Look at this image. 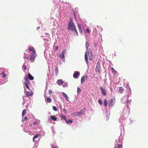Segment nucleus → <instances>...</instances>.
Instances as JSON below:
<instances>
[{
    "mask_svg": "<svg viewBox=\"0 0 148 148\" xmlns=\"http://www.w3.org/2000/svg\"><path fill=\"white\" fill-rule=\"evenodd\" d=\"M31 55L36 56V53H35V51L34 50V49L32 51V53Z\"/></svg>",
    "mask_w": 148,
    "mask_h": 148,
    "instance_id": "nucleus-27",
    "label": "nucleus"
},
{
    "mask_svg": "<svg viewBox=\"0 0 148 148\" xmlns=\"http://www.w3.org/2000/svg\"><path fill=\"white\" fill-rule=\"evenodd\" d=\"M68 86V84L66 83H65L63 85V87H67Z\"/></svg>",
    "mask_w": 148,
    "mask_h": 148,
    "instance_id": "nucleus-28",
    "label": "nucleus"
},
{
    "mask_svg": "<svg viewBox=\"0 0 148 148\" xmlns=\"http://www.w3.org/2000/svg\"><path fill=\"white\" fill-rule=\"evenodd\" d=\"M66 49H64L62 52L59 55V57L60 58H64V54L66 53Z\"/></svg>",
    "mask_w": 148,
    "mask_h": 148,
    "instance_id": "nucleus-6",
    "label": "nucleus"
},
{
    "mask_svg": "<svg viewBox=\"0 0 148 148\" xmlns=\"http://www.w3.org/2000/svg\"><path fill=\"white\" fill-rule=\"evenodd\" d=\"M67 121H68V123H67V124H69V123H71L73 122L72 121L71 119H69Z\"/></svg>",
    "mask_w": 148,
    "mask_h": 148,
    "instance_id": "nucleus-35",
    "label": "nucleus"
},
{
    "mask_svg": "<svg viewBox=\"0 0 148 148\" xmlns=\"http://www.w3.org/2000/svg\"><path fill=\"white\" fill-rule=\"evenodd\" d=\"M87 79L88 77L87 75L82 77L81 80V83L82 84L83 82H84V81L86 80Z\"/></svg>",
    "mask_w": 148,
    "mask_h": 148,
    "instance_id": "nucleus-7",
    "label": "nucleus"
},
{
    "mask_svg": "<svg viewBox=\"0 0 148 148\" xmlns=\"http://www.w3.org/2000/svg\"><path fill=\"white\" fill-rule=\"evenodd\" d=\"M63 111L64 112H65L66 111V110L65 109H63Z\"/></svg>",
    "mask_w": 148,
    "mask_h": 148,
    "instance_id": "nucleus-45",
    "label": "nucleus"
},
{
    "mask_svg": "<svg viewBox=\"0 0 148 148\" xmlns=\"http://www.w3.org/2000/svg\"><path fill=\"white\" fill-rule=\"evenodd\" d=\"M62 95L65 98L66 101H68L69 99V98L67 95L65 93L62 92Z\"/></svg>",
    "mask_w": 148,
    "mask_h": 148,
    "instance_id": "nucleus-10",
    "label": "nucleus"
},
{
    "mask_svg": "<svg viewBox=\"0 0 148 148\" xmlns=\"http://www.w3.org/2000/svg\"><path fill=\"white\" fill-rule=\"evenodd\" d=\"M89 46V45L88 42H86V43L85 47L86 50H87L88 49Z\"/></svg>",
    "mask_w": 148,
    "mask_h": 148,
    "instance_id": "nucleus-24",
    "label": "nucleus"
},
{
    "mask_svg": "<svg viewBox=\"0 0 148 148\" xmlns=\"http://www.w3.org/2000/svg\"><path fill=\"white\" fill-rule=\"evenodd\" d=\"M114 148H116V147H114Z\"/></svg>",
    "mask_w": 148,
    "mask_h": 148,
    "instance_id": "nucleus-49",
    "label": "nucleus"
},
{
    "mask_svg": "<svg viewBox=\"0 0 148 148\" xmlns=\"http://www.w3.org/2000/svg\"><path fill=\"white\" fill-rule=\"evenodd\" d=\"M36 56L34 55H32L30 56L29 58L31 60V62H32V61H34V60Z\"/></svg>",
    "mask_w": 148,
    "mask_h": 148,
    "instance_id": "nucleus-15",
    "label": "nucleus"
},
{
    "mask_svg": "<svg viewBox=\"0 0 148 148\" xmlns=\"http://www.w3.org/2000/svg\"><path fill=\"white\" fill-rule=\"evenodd\" d=\"M68 30H71L72 32H74L76 35H78V33L75 28V26L73 23L71 21L68 24Z\"/></svg>",
    "mask_w": 148,
    "mask_h": 148,
    "instance_id": "nucleus-1",
    "label": "nucleus"
},
{
    "mask_svg": "<svg viewBox=\"0 0 148 148\" xmlns=\"http://www.w3.org/2000/svg\"><path fill=\"white\" fill-rule=\"evenodd\" d=\"M61 118L64 120H65L66 123H68V121L66 120V117L64 115H62Z\"/></svg>",
    "mask_w": 148,
    "mask_h": 148,
    "instance_id": "nucleus-17",
    "label": "nucleus"
},
{
    "mask_svg": "<svg viewBox=\"0 0 148 148\" xmlns=\"http://www.w3.org/2000/svg\"><path fill=\"white\" fill-rule=\"evenodd\" d=\"M100 66L98 64H97V66L96 68V72H100Z\"/></svg>",
    "mask_w": 148,
    "mask_h": 148,
    "instance_id": "nucleus-11",
    "label": "nucleus"
},
{
    "mask_svg": "<svg viewBox=\"0 0 148 148\" xmlns=\"http://www.w3.org/2000/svg\"><path fill=\"white\" fill-rule=\"evenodd\" d=\"M51 147L52 148H57V147L54 144H52L51 145Z\"/></svg>",
    "mask_w": 148,
    "mask_h": 148,
    "instance_id": "nucleus-34",
    "label": "nucleus"
},
{
    "mask_svg": "<svg viewBox=\"0 0 148 148\" xmlns=\"http://www.w3.org/2000/svg\"><path fill=\"white\" fill-rule=\"evenodd\" d=\"M28 78L29 79L31 80H33L34 79V77L32 75L29 73H28V76H27Z\"/></svg>",
    "mask_w": 148,
    "mask_h": 148,
    "instance_id": "nucleus-9",
    "label": "nucleus"
},
{
    "mask_svg": "<svg viewBox=\"0 0 148 148\" xmlns=\"http://www.w3.org/2000/svg\"><path fill=\"white\" fill-rule=\"evenodd\" d=\"M25 93L26 97H30L32 96L33 95V93L32 92L27 91L25 89L24 90Z\"/></svg>",
    "mask_w": 148,
    "mask_h": 148,
    "instance_id": "nucleus-4",
    "label": "nucleus"
},
{
    "mask_svg": "<svg viewBox=\"0 0 148 148\" xmlns=\"http://www.w3.org/2000/svg\"><path fill=\"white\" fill-rule=\"evenodd\" d=\"M25 84V86H26V87L27 89H28V90H29V87L28 86V85L29 84Z\"/></svg>",
    "mask_w": 148,
    "mask_h": 148,
    "instance_id": "nucleus-30",
    "label": "nucleus"
},
{
    "mask_svg": "<svg viewBox=\"0 0 148 148\" xmlns=\"http://www.w3.org/2000/svg\"><path fill=\"white\" fill-rule=\"evenodd\" d=\"M26 110L25 109L23 110V111L22 113V116H24L26 113Z\"/></svg>",
    "mask_w": 148,
    "mask_h": 148,
    "instance_id": "nucleus-23",
    "label": "nucleus"
},
{
    "mask_svg": "<svg viewBox=\"0 0 148 148\" xmlns=\"http://www.w3.org/2000/svg\"><path fill=\"white\" fill-rule=\"evenodd\" d=\"M47 101L48 103H51V99L49 97H47Z\"/></svg>",
    "mask_w": 148,
    "mask_h": 148,
    "instance_id": "nucleus-22",
    "label": "nucleus"
},
{
    "mask_svg": "<svg viewBox=\"0 0 148 148\" xmlns=\"http://www.w3.org/2000/svg\"><path fill=\"white\" fill-rule=\"evenodd\" d=\"M58 71V68L57 67H56V74L57 73V72Z\"/></svg>",
    "mask_w": 148,
    "mask_h": 148,
    "instance_id": "nucleus-42",
    "label": "nucleus"
},
{
    "mask_svg": "<svg viewBox=\"0 0 148 148\" xmlns=\"http://www.w3.org/2000/svg\"><path fill=\"white\" fill-rule=\"evenodd\" d=\"M77 25V26L78 27V29H79V32L81 33H82V28H81V27L80 24L79 23H78Z\"/></svg>",
    "mask_w": 148,
    "mask_h": 148,
    "instance_id": "nucleus-14",
    "label": "nucleus"
},
{
    "mask_svg": "<svg viewBox=\"0 0 148 148\" xmlns=\"http://www.w3.org/2000/svg\"><path fill=\"white\" fill-rule=\"evenodd\" d=\"M52 91L51 90H49V95L51 94L52 93Z\"/></svg>",
    "mask_w": 148,
    "mask_h": 148,
    "instance_id": "nucleus-40",
    "label": "nucleus"
},
{
    "mask_svg": "<svg viewBox=\"0 0 148 148\" xmlns=\"http://www.w3.org/2000/svg\"><path fill=\"white\" fill-rule=\"evenodd\" d=\"M22 69L23 70H26V66L25 65L23 64V66H22Z\"/></svg>",
    "mask_w": 148,
    "mask_h": 148,
    "instance_id": "nucleus-31",
    "label": "nucleus"
},
{
    "mask_svg": "<svg viewBox=\"0 0 148 148\" xmlns=\"http://www.w3.org/2000/svg\"><path fill=\"white\" fill-rule=\"evenodd\" d=\"M86 30V32L88 34H90V31L88 28H87Z\"/></svg>",
    "mask_w": 148,
    "mask_h": 148,
    "instance_id": "nucleus-36",
    "label": "nucleus"
},
{
    "mask_svg": "<svg viewBox=\"0 0 148 148\" xmlns=\"http://www.w3.org/2000/svg\"><path fill=\"white\" fill-rule=\"evenodd\" d=\"M58 49V46H56V47H55V50L56 51H57Z\"/></svg>",
    "mask_w": 148,
    "mask_h": 148,
    "instance_id": "nucleus-44",
    "label": "nucleus"
},
{
    "mask_svg": "<svg viewBox=\"0 0 148 148\" xmlns=\"http://www.w3.org/2000/svg\"><path fill=\"white\" fill-rule=\"evenodd\" d=\"M75 116L77 115V116H80L82 115L81 113L79 111L78 112H77L75 113H74Z\"/></svg>",
    "mask_w": 148,
    "mask_h": 148,
    "instance_id": "nucleus-19",
    "label": "nucleus"
},
{
    "mask_svg": "<svg viewBox=\"0 0 148 148\" xmlns=\"http://www.w3.org/2000/svg\"><path fill=\"white\" fill-rule=\"evenodd\" d=\"M40 28V27L38 26V27H37V30L38 29H39V28Z\"/></svg>",
    "mask_w": 148,
    "mask_h": 148,
    "instance_id": "nucleus-47",
    "label": "nucleus"
},
{
    "mask_svg": "<svg viewBox=\"0 0 148 148\" xmlns=\"http://www.w3.org/2000/svg\"><path fill=\"white\" fill-rule=\"evenodd\" d=\"M98 102L101 105H102V103H103V102H102V101L101 100V99H99V100H98Z\"/></svg>",
    "mask_w": 148,
    "mask_h": 148,
    "instance_id": "nucleus-32",
    "label": "nucleus"
},
{
    "mask_svg": "<svg viewBox=\"0 0 148 148\" xmlns=\"http://www.w3.org/2000/svg\"><path fill=\"white\" fill-rule=\"evenodd\" d=\"M128 88H129V89H130V90H131V89H130V88L129 86H128Z\"/></svg>",
    "mask_w": 148,
    "mask_h": 148,
    "instance_id": "nucleus-48",
    "label": "nucleus"
},
{
    "mask_svg": "<svg viewBox=\"0 0 148 148\" xmlns=\"http://www.w3.org/2000/svg\"><path fill=\"white\" fill-rule=\"evenodd\" d=\"M100 90H101V91L103 94V96H105L106 95V91L103 88L101 87L100 88Z\"/></svg>",
    "mask_w": 148,
    "mask_h": 148,
    "instance_id": "nucleus-8",
    "label": "nucleus"
},
{
    "mask_svg": "<svg viewBox=\"0 0 148 148\" xmlns=\"http://www.w3.org/2000/svg\"><path fill=\"white\" fill-rule=\"evenodd\" d=\"M39 136L38 135H37L36 136H34L33 137L34 138V139L37 138H38V136Z\"/></svg>",
    "mask_w": 148,
    "mask_h": 148,
    "instance_id": "nucleus-41",
    "label": "nucleus"
},
{
    "mask_svg": "<svg viewBox=\"0 0 148 148\" xmlns=\"http://www.w3.org/2000/svg\"><path fill=\"white\" fill-rule=\"evenodd\" d=\"M79 75V71H75L73 74V77L75 78H77Z\"/></svg>",
    "mask_w": 148,
    "mask_h": 148,
    "instance_id": "nucleus-5",
    "label": "nucleus"
},
{
    "mask_svg": "<svg viewBox=\"0 0 148 148\" xmlns=\"http://www.w3.org/2000/svg\"><path fill=\"white\" fill-rule=\"evenodd\" d=\"M81 90L80 89V88L79 87H78L77 89V92L80 93L81 92Z\"/></svg>",
    "mask_w": 148,
    "mask_h": 148,
    "instance_id": "nucleus-37",
    "label": "nucleus"
},
{
    "mask_svg": "<svg viewBox=\"0 0 148 148\" xmlns=\"http://www.w3.org/2000/svg\"><path fill=\"white\" fill-rule=\"evenodd\" d=\"M115 102V99L114 98H112L110 101L109 103V106L110 108L112 107V106L113 105L114 103Z\"/></svg>",
    "mask_w": 148,
    "mask_h": 148,
    "instance_id": "nucleus-3",
    "label": "nucleus"
},
{
    "mask_svg": "<svg viewBox=\"0 0 148 148\" xmlns=\"http://www.w3.org/2000/svg\"><path fill=\"white\" fill-rule=\"evenodd\" d=\"M111 70L112 73H114V72H115L116 71L114 70V69L112 67L111 68Z\"/></svg>",
    "mask_w": 148,
    "mask_h": 148,
    "instance_id": "nucleus-38",
    "label": "nucleus"
},
{
    "mask_svg": "<svg viewBox=\"0 0 148 148\" xmlns=\"http://www.w3.org/2000/svg\"><path fill=\"white\" fill-rule=\"evenodd\" d=\"M123 88L122 87H120L119 88V91L120 93H122L123 91Z\"/></svg>",
    "mask_w": 148,
    "mask_h": 148,
    "instance_id": "nucleus-18",
    "label": "nucleus"
},
{
    "mask_svg": "<svg viewBox=\"0 0 148 148\" xmlns=\"http://www.w3.org/2000/svg\"><path fill=\"white\" fill-rule=\"evenodd\" d=\"M85 110V108H84L80 111V112H81V113L82 114L84 113Z\"/></svg>",
    "mask_w": 148,
    "mask_h": 148,
    "instance_id": "nucleus-20",
    "label": "nucleus"
},
{
    "mask_svg": "<svg viewBox=\"0 0 148 148\" xmlns=\"http://www.w3.org/2000/svg\"><path fill=\"white\" fill-rule=\"evenodd\" d=\"M28 49L29 51H32L34 49V48L32 47H29Z\"/></svg>",
    "mask_w": 148,
    "mask_h": 148,
    "instance_id": "nucleus-26",
    "label": "nucleus"
},
{
    "mask_svg": "<svg viewBox=\"0 0 148 148\" xmlns=\"http://www.w3.org/2000/svg\"><path fill=\"white\" fill-rule=\"evenodd\" d=\"M51 119L53 121H56L57 118L54 116H50Z\"/></svg>",
    "mask_w": 148,
    "mask_h": 148,
    "instance_id": "nucleus-16",
    "label": "nucleus"
},
{
    "mask_svg": "<svg viewBox=\"0 0 148 148\" xmlns=\"http://www.w3.org/2000/svg\"><path fill=\"white\" fill-rule=\"evenodd\" d=\"M29 118L28 116H25V117L24 119L25 121H27L28 119Z\"/></svg>",
    "mask_w": 148,
    "mask_h": 148,
    "instance_id": "nucleus-39",
    "label": "nucleus"
},
{
    "mask_svg": "<svg viewBox=\"0 0 148 148\" xmlns=\"http://www.w3.org/2000/svg\"><path fill=\"white\" fill-rule=\"evenodd\" d=\"M25 84H30V82L29 80H28L27 77V76L25 77Z\"/></svg>",
    "mask_w": 148,
    "mask_h": 148,
    "instance_id": "nucleus-13",
    "label": "nucleus"
},
{
    "mask_svg": "<svg viewBox=\"0 0 148 148\" xmlns=\"http://www.w3.org/2000/svg\"><path fill=\"white\" fill-rule=\"evenodd\" d=\"M53 109L54 111H57V109L56 106H53Z\"/></svg>",
    "mask_w": 148,
    "mask_h": 148,
    "instance_id": "nucleus-29",
    "label": "nucleus"
},
{
    "mask_svg": "<svg viewBox=\"0 0 148 148\" xmlns=\"http://www.w3.org/2000/svg\"><path fill=\"white\" fill-rule=\"evenodd\" d=\"M63 83V82L62 79H59L57 81V83L59 85H62Z\"/></svg>",
    "mask_w": 148,
    "mask_h": 148,
    "instance_id": "nucleus-12",
    "label": "nucleus"
},
{
    "mask_svg": "<svg viewBox=\"0 0 148 148\" xmlns=\"http://www.w3.org/2000/svg\"><path fill=\"white\" fill-rule=\"evenodd\" d=\"M118 148H122L123 146L122 145L119 144L117 146Z\"/></svg>",
    "mask_w": 148,
    "mask_h": 148,
    "instance_id": "nucleus-33",
    "label": "nucleus"
},
{
    "mask_svg": "<svg viewBox=\"0 0 148 148\" xmlns=\"http://www.w3.org/2000/svg\"><path fill=\"white\" fill-rule=\"evenodd\" d=\"M1 74L2 75V77L4 78H5V77L6 76V75L5 74V73L4 72H2Z\"/></svg>",
    "mask_w": 148,
    "mask_h": 148,
    "instance_id": "nucleus-21",
    "label": "nucleus"
},
{
    "mask_svg": "<svg viewBox=\"0 0 148 148\" xmlns=\"http://www.w3.org/2000/svg\"><path fill=\"white\" fill-rule=\"evenodd\" d=\"M88 56L89 60L90 61H92V60L93 56L92 54V52H91V51H89L88 52V53H87V52H86L85 53V61L87 63V64H88Z\"/></svg>",
    "mask_w": 148,
    "mask_h": 148,
    "instance_id": "nucleus-2",
    "label": "nucleus"
},
{
    "mask_svg": "<svg viewBox=\"0 0 148 148\" xmlns=\"http://www.w3.org/2000/svg\"><path fill=\"white\" fill-rule=\"evenodd\" d=\"M35 139H34V138L33 137V141L34 142H35Z\"/></svg>",
    "mask_w": 148,
    "mask_h": 148,
    "instance_id": "nucleus-46",
    "label": "nucleus"
},
{
    "mask_svg": "<svg viewBox=\"0 0 148 148\" xmlns=\"http://www.w3.org/2000/svg\"><path fill=\"white\" fill-rule=\"evenodd\" d=\"M38 122L37 121H35L34 123H33V124L34 125H36V124H38Z\"/></svg>",
    "mask_w": 148,
    "mask_h": 148,
    "instance_id": "nucleus-43",
    "label": "nucleus"
},
{
    "mask_svg": "<svg viewBox=\"0 0 148 148\" xmlns=\"http://www.w3.org/2000/svg\"><path fill=\"white\" fill-rule=\"evenodd\" d=\"M104 105L105 106H106L107 105V101L106 99H105L104 100Z\"/></svg>",
    "mask_w": 148,
    "mask_h": 148,
    "instance_id": "nucleus-25",
    "label": "nucleus"
}]
</instances>
